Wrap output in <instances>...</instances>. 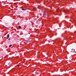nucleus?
<instances>
[{"label":"nucleus","instance_id":"nucleus-6","mask_svg":"<svg viewBox=\"0 0 76 76\" xmlns=\"http://www.w3.org/2000/svg\"><path fill=\"white\" fill-rule=\"evenodd\" d=\"M12 45H10L9 47H12Z\"/></svg>","mask_w":76,"mask_h":76},{"label":"nucleus","instance_id":"nucleus-4","mask_svg":"<svg viewBox=\"0 0 76 76\" xmlns=\"http://www.w3.org/2000/svg\"><path fill=\"white\" fill-rule=\"evenodd\" d=\"M21 10H23V11H25V10H25V9H24V8L22 9H21Z\"/></svg>","mask_w":76,"mask_h":76},{"label":"nucleus","instance_id":"nucleus-10","mask_svg":"<svg viewBox=\"0 0 76 76\" xmlns=\"http://www.w3.org/2000/svg\"><path fill=\"white\" fill-rule=\"evenodd\" d=\"M17 66H18L19 67H20V66H19V65H18Z\"/></svg>","mask_w":76,"mask_h":76},{"label":"nucleus","instance_id":"nucleus-9","mask_svg":"<svg viewBox=\"0 0 76 76\" xmlns=\"http://www.w3.org/2000/svg\"><path fill=\"white\" fill-rule=\"evenodd\" d=\"M44 15L45 16V15H46V14L45 13L44 14Z\"/></svg>","mask_w":76,"mask_h":76},{"label":"nucleus","instance_id":"nucleus-2","mask_svg":"<svg viewBox=\"0 0 76 76\" xmlns=\"http://www.w3.org/2000/svg\"><path fill=\"white\" fill-rule=\"evenodd\" d=\"M72 51H71L73 53H74L75 52V49H72Z\"/></svg>","mask_w":76,"mask_h":76},{"label":"nucleus","instance_id":"nucleus-5","mask_svg":"<svg viewBox=\"0 0 76 76\" xmlns=\"http://www.w3.org/2000/svg\"><path fill=\"white\" fill-rule=\"evenodd\" d=\"M18 28H20V29L21 28V26H18Z\"/></svg>","mask_w":76,"mask_h":76},{"label":"nucleus","instance_id":"nucleus-7","mask_svg":"<svg viewBox=\"0 0 76 76\" xmlns=\"http://www.w3.org/2000/svg\"><path fill=\"white\" fill-rule=\"evenodd\" d=\"M35 73H37V74H38V71H36V72H35Z\"/></svg>","mask_w":76,"mask_h":76},{"label":"nucleus","instance_id":"nucleus-8","mask_svg":"<svg viewBox=\"0 0 76 76\" xmlns=\"http://www.w3.org/2000/svg\"><path fill=\"white\" fill-rule=\"evenodd\" d=\"M59 9L58 8L56 10L57 11V12H58V11Z\"/></svg>","mask_w":76,"mask_h":76},{"label":"nucleus","instance_id":"nucleus-3","mask_svg":"<svg viewBox=\"0 0 76 76\" xmlns=\"http://www.w3.org/2000/svg\"><path fill=\"white\" fill-rule=\"evenodd\" d=\"M9 38V34H8L7 35V39H8Z\"/></svg>","mask_w":76,"mask_h":76},{"label":"nucleus","instance_id":"nucleus-1","mask_svg":"<svg viewBox=\"0 0 76 76\" xmlns=\"http://www.w3.org/2000/svg\"><path fill=\"white\" fill-rule=\"evenodd\" d=\"M26 41L28 43H29V42H30V39H29L27 40H26Z\"/></svg>","mask_w":76,"mask_h":76}]
</instances>
